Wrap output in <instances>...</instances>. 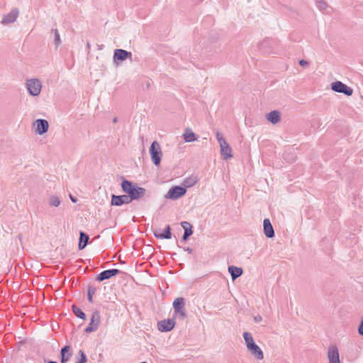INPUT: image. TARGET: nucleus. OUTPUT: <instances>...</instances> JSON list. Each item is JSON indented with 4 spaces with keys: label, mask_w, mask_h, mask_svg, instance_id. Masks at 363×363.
<instances>
[{
    "label": "nucleus",
    "mask_w": 363,
    "mask_h": 363,
    "mask_svg": "<svg viewBox=\"0 0 363 363\" xmlns=\"http://www.w3.org/2000/svg\"><path fill=\"white\" fill-rule=\"evenodd\" d=\"M122 191L128 195L131 202L138 200L143 197L146 193V189L139 186L136 183L123 179L121 183Z\"/></svg>",
    "instance_id": "obj_1"
},
{
    "label": "nucleus",
    "mask_w": 363,
    "mask_h": 363,
    "mask_svg": "<svg viewBox=\"0 0 363 363\" xmlns=\"http://www.w3.org/2000/svg\"><path fill=\"white\" fill-rule=\"evenodd\" d=\"M242 336L247 350L250 354H251L258 360L263 359V352L261 348L255 343L252 334L249 332H244Z\"/></svg>",
    "instance_id": "obj_2"
},
{
    "label": "nucleus",
    "mask_w": 363,
    "mask_h": 363,
    "mask_svg": "<svg viewBox=\"0 0 363 363\" xmlns=\"http://www.w3.org/2000/svg\"><path fill=\"white\" fill-rule=\"evenodd\" d=\"M149 152L152 163L155 166H159L161 163L162 152L160 145L157 141H153L150 145Z\"/></svg>",
    "instance_id": "obj_3"
},
{
    "label": "nucleus",
    "mask_w": 363,
    "mask_h": 363,
    "mask_svg": "<svg viewBox=\"0 0 363 363\" xmlns=\"http://www.w3.org/2000/svg\"><path fill=\"white\" fill-rule=\"evenodd\" d=\"M174 308V318L177 315L182 318L184 319L186 318V313L185 311V299L183 297H178L175 298L173 302Z\"/></svg>",
    "instance_id": "obj_4"
},
{
    "label": "nucleus",
    "mask_w": 363,
    "mask_h": 363,
    "mask_svg": "<svg viewBox=\"0 0 363 363\" xmlns=\"http://www.w3.org/2000/svg\"><path fill=\"white\" fill-rule=\"evenodd\" d=\"M186 193V189L182 186H172L164 197L167 199L177 200L184 196Z\"/></svg>",
    "instance_id": "obj_5"
},
{
    "label": "nucleus",
    "mask_w": 363,
    "mask_h": 363,
    "mask_svg": "<svg viewBox=\"0 0 363 363\" xmlns=\"http://www.w3.org/2000/svg\"><path fill=\"white\" fill-rule=\"evenodd\" d=\"M26 88L32 96H37L40 94L42 83L38 79H30L26 82Z\"/></svg>",
    "instance_id": "obj_6"
},
{
    "label": "nucleus",
    "mask_w": 363,
    "mask_h": 363,
    "mask_svg": "<svg viewBox=\"0 0 363 363\" xmlns=\"http://www.w3.org/2000/svg\"><path fill=\"white\" fill-rule=\"evenodd\" d=\"M331 89L335 92L344 94L347 96H350L353 94V89L340 81L333 82Z\"/></svg>",
    "instance_id": "obj_7"
},
{
    "label": "nucleus",
    "mask_w": 363,
    "mask_h": 363,
    "mask_svg": "<svg viewBox=\"0 0 363 363\" xmlns=\"http://www.w3.org/2000/svg\"><path fill=\"white\" fill-rule=\"evenodd\" d=\"M101 323V315L100 313L98 311H95L93 312L91 321L88 326L85 328L84 332L86 333H91L92 332L96 331Z\"/></svg>",
    "instance_id": "obj_8"
},
{
    "label": "nucleus",
    "mask_w": 363,
    "mask_h": 363,
    "mask_svg": "<svg viewBox=\"0 0 363 363\" xmlns=\"http://www.w3.org/2000/svg\"><path fill=\"white\" fill-rule=\"evenodd\" d=\"M113 58L114 63L118 65L127 59L132 60V53L123 49H116Z\"/></svg>",
    "instance_id": "obj_9"
},
{
    "label": "nucleus",
    "mask_w": 363,
    "mask_h": 363,
    "mask_svg": "<svg viewBox=\"0 0 363 363\" xmlns=\"http://www.w3.org/2000/svg\"><path fill=\"white\" fill-rule=\"evenodd\" d=\"M175 318H167L157 323V329L160 332L167 333L171 331L175 326Z\"/></svg>",
    "instance_id": "obj_10"
},
{
    "label": "nucleus",
    "mask_w": 363,
    "mask_h": 363,
    "mask_svg": "<svg viewBox=\"0 0 363 363\" xmlns=\"http://www.w3.org/2000/svg\"><path fill=\"white\" fill-rule=\"evenodd\" d=\"M121 273V271L118 269H111L101 272L100 274L97 275L96 277V281H103L106 279H109L113 277H115Z\"/></svg>",
    "instance_id": "obj_11"
},
{
    "label": "nucleus",
    "mask_w": 363,
    "mask_h": 363,
    "mask_svg": "<svg viewBox=\"0 0 363 363\" xmlns=\"http://www.w3.org/2000/svg\"><path fill=\"white\" fill-rule=\"evenodd\" d=\"M130 203H131V201H130L126 194L123 195H111V206H121L123 204H128Z\"/></svg>",
    "instance_id": "obj_12"
},
{
    "label": "nucleus",
    "mask_w": 363,
    "mask_h": 363,
    "mask_svg": "<svg viewBox=\"0 0 363 363\" xmlns=\"http://www.w3.org/2000/svg\"><path fill=\"white\" fill-rule=\"evenodd\" d=\"M33 125L35 126V132L38 135H43L49 128V123L45 119H37Z\"/></svg>",
    "instance_id": "obj_13"
},
{
    "label": "nucleus",
    "mask_w": 363,
    "mask_h": 363,
    "mask_svg": "<svg viewBox=\"0 0 363 363\" xmlns=\"http://www.w3.org/2000/svg\"><path fill=\"white\" fill-rule=\"evenodd\" d=\"M19 15L18 9H13L9 13L4 16L1 23L4 25L12 23L16 21Z\"/></svg>",
    "instance_id": "obj_14"
},
{
    "label": "nucleus",
    "mask_w": 363,
    "mask_h": 363,
    "mask_svg": "<svg viewBox=\"0 0 363 363\" xmlns=\"http://www.w3.org/2000/svg\"><path fill=\"white\" fill-rule=\"evenodd\" d=\"M329 363H340L339 352L336 346H331L328 352Z\"/></svg>",
    "instance_id": "obj_15"
},
{
    "label": "nucleus",
    "mask_w": 363,
    "mask_h": 363,
    "mask_svg": "<svg viewBox=\"0 0 363 363\" xmlns=\"http://www.w3.org/2000/svg\"><path fill=\"white\" fill-rule=\"evenodd\" d=\"M263 230L265 236L267 238H272L274 237L275 233L274 228L269 218H264L263 220Z\"/></svg>",
    "instance_id": "obj_16"
},
{
    "label": "nucleus",
    "mask_w": 363,
    "mask_h": 363,
    "mask_svg": "<svg viewBox=\"0 0 363 363\" xmlns=\"http://www.w3.org/2000/svg\"><path fill=\"white\" fill-rule=\"evenodd\" d=\"M220 154L223 158V160H228L233 157V155L231 153L232 150L228 143L225 141L222 143V145H220Z\"/></svg>",
    "instance_id": "obj_17"
},
{
    "label": "nucleus",
    "mask_w": 363,
    "mask_h": 363,
    "mask_svg": "<svg viewBox=\"0 0 363 363\" xmlns=\"http://www.w3.org/2000/svg\"><path fill=\"white\" fill-rule=\"evenodd\" d=\"M61 359L60 363H67L72 355L71 347L69 345H65L62 347L60 351Z\"/></svg>",
    "instance_id": "obj_18"
},
{
    "label": "nucleus",
    "mask_w": 363,
    "mask_h": 363,
    "mask_svg": "<svg viewBox=\"0 0 363 363\" xmlns=\"http://www.w3.org/2000/svg\"><path fill=\"white\" fill-rule=\"evenodd\" d=\"M267 119L271 123L275 125L281 121V113L278 110H274L267 114Z\"/></svg>",
    "instance_id": "obj_19"
},
{
    "label": "nucleus",
    "mask_w": 363,
    "mask_h": 363,
    "mask_svg": "<svg viewBox=\"0 0 363 363\" xmlns=\"http://www.w3.org/2000/svg\"><path fill=\"white\" fill-rule=\"evenodd\" d=\"M89 240V236L88 234L83 231L79 232V240L78 243V248L82 250L85 248Z\"/></svg>",
    "instance_id": "obj_20"
},
{
    "label": "nucleus",
    "mask_w": 363,
    "mask_h": 363,
    "mask_svg": "<svg viewBox=\"0 0 363 363\" xmlns=\"http://www.w3.org/2000/svg\"><path fill=\"white\" fill-rule=\"evenodd\" d=\"M228 272L231 276L232 280L234 281L242 274L243 269L241 267H238L235 266H229Z\"/></svg>",
    "instance_id": "obj_21"
},
{
    "label": "nucleus",
    "mask_w": 363,
    "mask_h": 363,
    "mask_svg": "<svg viewBox=\"0 0 363 363\" xmlns=\"http://www.w3.org/2000/svg\"><path fill=\"white\" fill-rule=\"evenodd\" d=\"M184 140L186 143L194 142L198 139V136L189 128H187L183 134Z\"/></svg>",
    "instance_id": "obj_22"
},
{
    "label": "nucleus",
    "mask_w": 363,
    "mask_h": 363,
    "mask_svg": "<svg viewBox=\"0 0 363 363\" xmlns=\"http://www.w3.org/2000/svg\"><path fill=\"white\" fill-rule=\"evenodd\" d=\"M198 182V178L196 176L191 175L190 177H186L182 182L183 187L189 188L193 186Z\"/></svg>",
    "instance_id": "obj_23"
},
{
    "label": "nucleus",
    "mask_w": 363,
    "mask_h": 363,
    "mask_svg": "<svg viewBox=\"0 0 363 363\" xmlns=\"http://www.w3.org/2000/svg\"><path fill=\"white\" fill-rule=\"evenodd\" d=\"M72 312L76 315L78 318L82 320H86V314L75 304L72 306Z\"/></svg>",
    "instance_id": "obj_24"
},
{
    "label": "nucleus",
    "mask_w": 363,
    "mask_h": 363,
    "mask_svg": "<svg viewBox=\"0 0 363 363\" xmlns=\"http://www.w3.org/2000/svg\"><path fill=\"white\" fill-rule=\"evenodd\" d=\"M172 228L169 225H167L165 227L164 230V232H162V234L158 235L159 239L169 240V239L172 238Z\"/></svg>",
    "instance_id": "obj_25"
},
{
    "label": "nucleus",
    "mask_w": 363,
    "mask_h": 363,
    "mask_svg": "<svg viewBox=\"0 0 363 363\" xmlns=\"http://www.w3.org/2000/svg\"><path fill=\"white\" fill-rule=\"evenodd\" d=\"M182 227L184 230V234L189 235V237L193 234L194 231L192 230V225L187 221H182L181 223Z\"/></svg>",
    "instance_id": "obj_26"
},
{
    "label": "nucleus",
    "mask_w": 363,
    "mask_h": 363,
    "mask_svg": "<svg viewBox=\"0 0 363 363\" xmlns=\"http://www.w3.org/2000/svg\"><path fill=\"white\" fill-rule=\"evenodd\" d=\"M97 289L96 286L89 285L87 287V300L89 303H93V296L96 293Z\"/></svg>",
    "instance_id": "obj_27"
},
{
    "label": "nucleus",
    "mask_w": 363,
    "mask_h": 363,
    "mask_svg": "<svg viewBox=\"0 0 363 363\" xmlns=\"http://www.w3.org/2000/svg\"><path fill=\"white\" fill-rule=\"evenodd\" d=\"M49 204L51 206L57 207L60 204V200L58 196L52 195L49 199Z\"/></svg>",
    "instance_id": "obj_28"
},
{
    "label": "nucleus",
    "mask_w": 363,
    "mask_h": 363,
    "mask_svg": "<svg viewBox=\"0 0 363 363\" xmlns=\"http://www.w3.org/2000/svg\"><path fill=\"white\" fill-rule=\"evenodd\" d=\"M51 33L54 34V42L56 46H58L61 43L60 33L57 28L52 29Z\"/></svg>",
    "instance_id": "obj_29"
},
{
    "label": "nucleus",
    "mask_w": 363,
    "mask_h": 363,
    "mask_svg": "<svg viewBox=\"0 0 363 363\" xmlns=\"http://www.w3.org/2000/svg\"><path fill=\"white\" fill-rule=\"evenodd\" d=\"M77 354L79 357V359L76 363H86L87 362L86 356L83 350H79Z\"/></svg>",
    "instance_id": "obj_30"
},
{
    "label": "nucleus",
    "mask_w": 363,
    "mask_h": 363,
    "mask_svg": "<svg viewBox=\"0 0 363 363\" xmlns=\"http://www.w3.org/2000/svg\"><path fill=\"white\" fill-rule=\"evenodd\" d=\"M317 7L322 11H324L328 8V4L325 0H319L316 2Z\"/></svg>",
    "instance_id": "obj_31"
},
{
    "label": "nucleus",
    "mask_w": 363,
    "mask_h": 363,
    "mask_svg": "<svg viewBox=\"0 0 363 363\" xmlns=\"http://www.w3.org/2000/svg\"><path fill=\"white\" fill-rule=\"evenodd\" d=\"M216 138L218 140L219 145H222V143L223 142L226 141L225 139L223 137V135L218 131H217V133H216Z\"/></svg>",
    "instance_id": "obj_32"
},
{
    "label": "nucleus",
    "mask_w": 363,
    "mask_h": 363,
    "mask_svg": "<svg viewBox=\"0 0 363 363\" xmlns=\"http://www.w3.org/2000/svg\"><path fill=\"white\" fill-rule=\"evenodd\" d=\"M298 64L300 66H301L302 67H308V65H309V62L303 59L302 60H300L298 61Z\"/></svg>",
    "instance_id": "obj_33"
},
{
    "label": "nucleus",
    "mask_w": 363,
    "mask_h": 363,
    "mask_svg": "<svg viewBox=\"0 0 363 363\" xmlns=\"http://www.w3.org/2000/svg\"><path fill=\"white\" fill-rule=\"evenodd\" d=\"M161 230L160 228H155L153 230V234L155 238L159 239L158 235L162 234Z\"/></svg>",
    "instance_id": "obj_34"
},
{
    "label": "nucleus",
    "mask_w": 363,
    "mask_h": 363,
    "mask_svg": "<svg viewBox=\"0 0 363 363\" xmlns=\"http://www.w3.org/2000/svg\"><path fill=\"white\" fill-rule=\"evenodd\" d=\"M262 320V316H261L260 315H255V316L254 317V320H255V322H256V323H259V322H260Z\"/></svg>",
    "instance_id": "obj_35"
},
{
    "label": "nucleus",
    "mask_w": 363,
    "mask_h": 363,
    "mask_svg": "<svg viewBox=\"0 0 363 363\" xmlns=\"http://www.w3.org/2000/svg\"><path fill=\"white\" fill-rule=\"evenodd\" d=\"M189 236L186 235V234H183V236H182V241L183 242H186L188 239H189Z\"/></svg>",
    "instance_id": "obj_36"
},
{
    "label": "nucleus",
    "mask_w": 363,
    "mask_h": 363,
    "mask_svg": "<svg viewBox=\"0 0 363 363\" xmlns=\"http://www.w3.org/2000/svg\"><path fill=\"white\" fill-rule=\"evenodd\" d=\"M69 199L73 203H77V199L74 196H73L72 194H69Z\"/></svg>",
    "instance_id": "obj_37"
},
{
    "label": "nucleus",
    "mask_w": 363,
    "mask_h": 363,
    "mask_svg": "<svg viewBox=\"0 0 363 363\" xmlns=\"http://www.w3.org/2000/svg\"><path fill=\"white\" fill-rule=\"evenodd\" d=\"M184 250L188 252L189 254H191L193 252V250L189 247H184Z\"/></svg>",
    "instance_id": "obj_38"
},
{
    "label": "nucleus",
    "mask_w": 363,
    "mask_h": 363,
    "mask_svg": "<svg viewBox=\"0 0 363 363\" xmlns=\"http://www.w3.org/2000/svg\"><path fill=\"white\" fill-rule=\"evenodd\" d=\"M18 238V240L21 242H22V235L21 234H18L16 237Z\"/></svg>",
    "instance_id": "obj_39"
},
{
    "label": "nucleus",
    "mask_w": 363,
    "mask_h": 363,
    "mask_svg": "<svg viewBox=\"0 0 363 363\" xmlns=\"http://www.w3.org/2000/svg\"><path fill=\"white\" fill-rule=\"evenodd\" d=\"M90 47H91V46H90V43H89V42L88 41V42L86 43V48H87L88 50H89V49H90Z\"/></svg>",
    "instance_id": "obj_40"
},
{
    "label": "nucleus",
    "mask_w": 363,
    "mask_h": 363,
    "mask_svg": "<svg viewBox=\"0 0 363 363\" xmlns=\"http://www.w3.org/2000/svg\"><path fill=\"white\" fill-rule=\"evenodd\" d=\"M113 123H117L118 122V118L117 117H114L113 119Z\"/></svg>",
    "instance_id": "obj_41"
},
{
    "label": "nucleus",
    "mask_w": 363,
    "mask_h": 363,
    "mask_svg": "<svg viewBox=\"0 0 363 363\" xmlns=\"http://www.w3.org/2000/svg\"><path fill=\"white\" fill-rule=\"evenodd\" d=\"M47 363H57V362H55V361H52V360H48V361L47 362Z\"/></svg>",
    "instance_id": "obj_42"
}]
</instances>
